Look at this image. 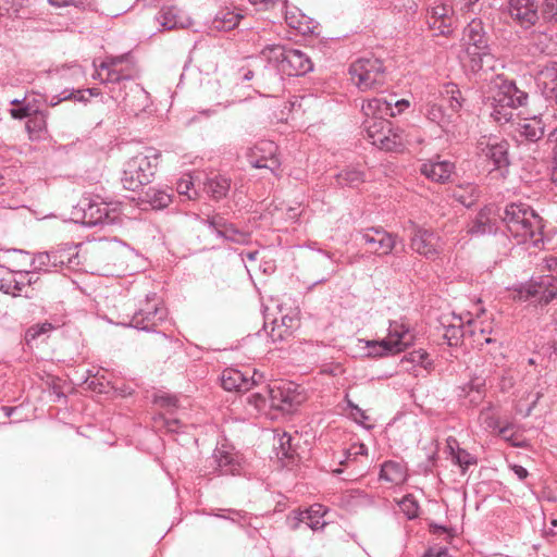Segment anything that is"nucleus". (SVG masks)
<instances>
[{
    "mask_svg": "<svg viewBox=\"0 0 557 557\" xmlns=\"http://www.w3.org/2000/svg\"><path fill=\"white\" fill-rule=\"evenodd\" d=\"M33 112H35V110L30 106H20L11 110V115L14 119H24L30 116Z\"/></svg>",
    "mask_w": 557,
    "mask_h": 557,
    "instance_id": "052dcab7",
    "label": "nucleus"
},
{
    "mask_svg": "<svg viewBox=\"0 0 557 557\" xmlns=\"http://www.w3.org/2000/svg\"><path fill=\"white\" fill-rule=\"evenodd\" d=\"M53 7L61 8L66 5L82 7L86 3V0H48Z\"/></svg>",
    "mask_w": 557,
    "mask_h": 557,
    "instance_id": "e2e57ef3",
    "label": "nucleus"
},
{
    "mask_svg": "<svg viewBox=\"0 0 557 557\" xmlns=\"http://www.w3.org/2000/svg\"><path fill=\"white\" fill-rule=\"evenodd\" d=\"M453 460L461 468L463 473L470 466L476 465V458L462 448L456 450V456Z\"/></svg>",
    "mask_w": 557,
    "mask_h": 557,
    "instance_id": "8fccbe9b",
    "label": "nucleus"
},
{
    "mask_svg": "<svg viewBox=\"0 0 557 557\" xmlns=\"http://www.w3.org/2000/svg\"><path fill=\"white\" fill-rule=\"evenodd\" d=\"M363 173L357 169H346L336 175V182L342 186L356 187L364 180Z\"/></svg>",
    "mask_w": 557,
    "mask_h": 557,
    "instance_id": "58836bf2",
    "label": "nucleus"
},
{
    "mask_svg": "<svg viewBox=\"0 0 557 557\" xmlns=\"http://www.w3.org/2000/svg\"><path fill=\"white\" fill-rule=\"evenodd\" d=\"M454 198L467 208L472 207L479 199L480 193L475 185L457 186L453 191Z\"/></svg>",
    "mask_w": 557,
    "mask_h": 557,
    "instance_id": "c756f323",
    "label": "nucleus"
},
{
    "mask_svg": "<svg viewBox=\"0 0 557 557\" xmlns=\"http://www.w3.org/2000/svg\"><path fill=\"white\" fill-rule=\"evenodd\" d=\"M465 57L463 64L471 72L493 70L495 59L490 51L488 40L481 22L472 21L465 29Z\"/></svg>",
    "mask_w": 557,
    "mask_h": 557,
    "instance_id": "20e7f679",
    "label": "nucleus"
},
{
    "mask_svg": "<svg viewBox=\"0 0 557 557\" xmlns=\"http://www.w3.org/2000/svg\"><path fill=\"white\" fill-rule=\"evenodd\" d=\"M285 20L292 28L302 35L311 34L317 28V22L300 12L287 11Z\"/></svg>",
    "mask_w": 557,
    "mask_h": 557,
    "instance_id": "bb28decb",
    "label": "nucleus"
},
{
    "mask_svg": "<svg viewBox=\"0 0 557 557\" xmlns=\"http://www.w3.org/2000/svg\"><path fill=\"white\" fill-rule=\"evenodd\" d=\"M536 86L546 99L557 98V62H549L539 71Z\"/></svg>",
    "mask_w": 557,
    "mask_h": 557,
    "instance_id": "4be33fe9",
    "label": "nucleus"
},
{
    "mask_svg": "<svg viewBox=\"0 0 557 557\" xmlns=\"http://www.w3.org/2000/svg\"><path fill=\"white\" fill-rule=\"evenodd\" d=\"M288 527L292 530H297L302 523L310 528V515L308 508L305 510H294L287 517Z\"/></svg>",
    "mask_w": 557,
    "mask_h": 557,
    "instance_id": "49530a36",
    "label": "nucleus"
},
{
    "mask_svg": "<svg viewBox=\"0 0 557 557\" xmlns=\"http://www.w3.org/2000/svg\"><path fill=\"white\" fill-rule=\"evenodd\" d=\"M401 362L403 363L410 362L416 366H420L425 370H430L433 367L432 360L429 358L428 352L423 349L413 350V351L407 354L403 358Z\"/></svg>",
    "mask_w": 557,
    "mask_h": 557,
    "instance_id": "a18cd8bd",
    "label": "nucleus"
},
{
    "mask_svg": "<svg viewBox=\"0 0 557 557\" xmlns=\"http://www.w3.org/2000/svg\"><path fill=\"white\" fill-rule=\"evenodd\" d=\"M193 183L189 178H182L177 183V191L181 195H187Z\"/></svg>",
    "mask_w": 557,
    "mask_h": 557,
    "instance_id": "338daca9",
    "label": "nucleus"
},
{
    "mask_svg": "<svg viewBox=\"0 0 557 557\" xmlns=\"http://www.w3.org/2000/svg\"><path fill=\"white\" fill-rule=\"evenodd\" d=\"M292 435L287 433H283L278 435L277 445H274L276 450V456L281 459L283 458H293L295 454V448L292 444Z\"/></svg>",
    "mask_w": 557,
    "mask_h": 557,
    "instance_id": "37998d69",
    "label": "nucleus"
},
{
    "mask_svg": "<svg viewBox=\"0 0 557 557\" xmlns=\"http://www.w3.org/2000/svg\"><path fill=\"white\" fill-rule=\"evenodd\" d=\"M268 389H272V387L265 386L263 392L252 393L247 397V403L253 406L258 411L263 410L267 406H269V394Z\"/></svg>",
    "mask_w": 557,
    "mask_h": 557,
    "instance_id": "de8ad7c7",
    "label": "nucleus"
},
{
    "mask_svg": "<svg viewBox=\"0 0 557 557\" xmlns=\"http://www.w3.org/2000/svg\"><path fill=\"white\" fill-rule=\"evenodd\" d=\"M277 146L271 140L258 143L251 150L250 164L256 169H268L274 173L280 168L276 157Z\"/></svg>",
    "mask_w": 557,
    "mask_h": 557,
    "instance_id": "4468645a",
    "label": "nucleus"
},
{
    "mask_svg": "<svg viewBox=\"0 0 557 557\" xmlns=\"http://www.w3.org/2000/svg\"><path fill=\"white\" fill-rule=\"evenodd\" d=\"M351 82L361 90L367 91L384 85L385 67L380 59L361 58L349 66Z\"/></svg>",
    "mask_w": 557,
    "mask_h": 557,
    "instance_id": "423d86ee",
    "label": "nucleus"
},
{
    "mask_svg": "<svg viewBox=\"0 0 557 557\" xmlns=\"http://www.w3.org/2000/svg\"><path fill=\"white\" fill-rule=\"evenodd\" d=\"M52 329H53L52 324L48 323V322L34 325L27 330L26 339L28 342L34 341V339L38 338L41 334H46V333L50 332Z\"/></svg>",
    "mask_w": 557,
    "mask_h": 557,
    "instance_id": "5fc2aeb1",
    "label": "nucleus"
},
{
    "mask_svg": "<svg viewBox=\"0 0 557 557\" xmlns=\"http://www.w3.org/2000/svg\"><path fill=\"white\" fill-rule=\"evenodd\" d=\"M445 99L447 100L450 111L458 114V111L462 107L463 98L461 91L455 84H447L445 86Z\"/></svg>",
    "mask_w": 557,
    "mask_h": 557,
    "instance_id": "a19ab883",
    "label": "nucleus"
},
{
    "mask_svg": "<svg viewBox=\"0 0 557 557\" xmlns=\"http://www.w3.org/2000/svg\"><path fill=\"white\" fill-rule=\"evenodd\" d=\"M542 16L545 21H557V0H543Z\"/></svg>",
    "mask_w": 557,
    "mask_h": 557,
    "instance_id": "864d4df0",
    "label": "nucleus"
},
{
    "mask_svg": "<svg viewBox=\"0 0 557 557\" xmlns=\"http://www.w3.org/2000/svg\"><path fill=\"white\" fill-rule=\"evenodd\" d=\"M215 517L230 519L234 522H239L240 520L245 519L246 512L235 509H219L216 513H214Z\"/></svg>",
    "mask_w": 557,
    "mask_h": 557,
    "instance_id": "4d7b16f0",
    "label": "nucleus"
},
{
    "mask_svg": "<svg viewBox=\"0 0 557 557\" xmlns=\"http://www.w3.org/2000/svg\"><path fill=\"white\" fill-rule=\"evenodd\" d=\"M144 200L148 202L152 209H164L172 202V195L166 190L149 188L144 196Z\"/></svg>",
    "mask_w": 557,
    "mask_h": 557,
    "instance_id": "7c9ffc66",
    "label": "nucleus"
},
{
    "mask_svg": "<svg viewBox=\"0 0 557 557\" xmlns=\"http://www.w3.org/2000/svg\"><path fill=\"white\" fill-rule=\"evenodd\" d=\"M242 17L243 16L240 14L222 10L215 15L213 20V27L218 30H232L239 24Z\"/></svg>",
    "mask_w": 557,
    "mask_h": 557,
    "instance_id": "473e14b6",
    "label": "nucleus"
},
{
    "mask_svg": "<svg viewBox=\"0 0 557 557\" xmlns=\"http://www.w3.org/2000/svg\"><path fill=\"white\" fill-rule=\"evenodd\" d=\"M287 49L281 45H267L260 52V55L272 65L282 70L283 60H285Z\"/></svg>",
    "mask_w": 557,
    "mask_h": 557,
    "instance_id": "72a5a7b5",
    "label": "nucleus"
},
{
    "mask_svg": "<svg viewBox=\"0 0 557 557\" xmlns=\"http://www.w3.org/2000/svg\"><path fill=\"white\" fill-rule=\"evenodd\" d=\"M362 127L367 138L380 150L400 152L410 144L409 134L386 119L397 114L391 101L384 98L369 99L362 104Z\"/></svg>",
    "mask_w": 557,
    "mask_h": 557,
    "instance_id": "f257e3e1",
    "label": "nucleus"
},
{
    "mask_svg": "<svg viewBox=\"0 0 557 557\" xmlns=\"http://www.w3.org/2000/svg\"><path fill=\"white\" fill-rule=\"evenodd\" d=\"M310 515V529L313 531L322 530L326 522L323 520L327 509L321 504H313L308 508Z\"/></svg>",
    "mask_w": 557,
    "mask_h": 557,
    "instance_id": "79ce46f5",
    "label": "nucleus"
},
{
    "mask_svg": "<svg viewBox=\"0 0 557 557\" xmlns=\"http://www.w3.org/2000/svg\"><path fill=\"white\" fill-rule=\"evenodd\" d=\"M65 100H74L77 102L86 103L88 101V97H86V91L84 89H64L58 96H53L50 100V106L54 107L62 101Z\"/></svg>",
    "mask_w": 557,
    "mask_h": 557,
    "instance_id": "ea45409f",
    "label": "nucleus"
},
{
    "mask_svg": "<svg viewBox=\"0 0 557 557\" xmlns=\"http://www.w3.org/2000/svg\"><path fill=\"white\" fill-rule=\"evenodd\" d=\"M547 143L553 145V152H554V169L552 178L555 184H557V126L548 133L547 135Z\"/></svg>",
    "mask_w": 557,
    "mask_h": 557,
    "instance_id": "6e6d98bb",
    "label": "nucleus"
},
{
    "mask_svg": "<svg viewBox=\"0 0 557 557\" xmlns=\"http://www.w3.org/2000/svg\"><path fill=\"white\" fill-rule=\"evenodd\" d=\"M22 0H0V16H12L18 13Z\"/></svg>",
    "mask_w": 557,
    "mask_h": 557,
    "instance_id": "3c124183",
    "label": "nucleus"
},
{
    "mask_svg": "<svg viewBox=\"0 0 557 557\" xmlns=\"http://www.w3.org/2000/svg\"><path fill=\"white\" fill-rule=\"evenodd\" d=\"M479 0H450L454 12H469Z\"/></svg>",
    "mask_w": 557,
    "mask_h": 557,
    "instance_id": "13d9d810",
    "label": "nucleus"
},
{
    "mask_svg": "<svg viewBox=\"0 0 557 557\" xmlns=\"http://www.w3.org/2000/svg\"><path fill=\"white\" fill-rule=\"evenodd\" d=\"M268 394L269 407L284 413L292 412L300 404L298 395L293 393L289 388L272 387V389H268Z\"/></svg>",
    "mask_w": 557,
    "mask_h": 557,
    "instance_id": "5701e85b",
    "label": "nucleus"
},
{
    "mask_svg": "<svg viewBox=\"0 0 557 557\" xmlns=\"http://www.w3.org/2000/svg\"><path fill=\"white\" fill-rule=\"evenodd\" d=\"M380 479L393 484H400L406 480V469L399 462L385 461L381 467Z\"/></svg>",
    "mask_w": 557,
    "mask_h": 557,
    "instance_id": "c85d7f7f",
    "label": "nucleus"
},
{
    "mask_svg": "<svg viewBox=\"0 0 557 557\" xmlns=\"http://www.w3.org/2000/svg\"><path fill=\"white\" fill-rule=\"evenodd\" d=\"M368 449L364 444H352L348 449L345 450V460H341V465L347 463L350 460H355L358 456H366Z\"/></svg>",
    "mask_w": 557,
    "mask_h": 557,
    "instance_id": "603ef678",
    "label": "nucleus"
},
{
    "mask_svg": "<svg viewBox=\"0 0 557 557\" xmlns=\"http://www.w3.org/2000/svg\"><path fill=\"white\" fill-rule=\"evenodd\" d=\"M478 153L490 160L496 169L509 165L507 140L495 135L481 136L476 144Z\"/></svg>",
    "mask_w": 557,
    "mask_h": 557,
    "instance_id": "9b49d317",
    "label": "nucleus"
},
{
    "mask_svg": "<svg viewBox=\"0 0 557 557\" xmlns=\"http://www.w3.org/2000/svg\"><path fill=\"white\" fill-rule=\"evenodd\" d=\"M503 221L509 235L518 244L537 247L543 242L542 218L525 203H510L506 207Z\"/></svg>",
    "mask_w": 557,
    "mask_h": 557,
    "instance_id": "f03ea898",
    "label": "nucleus"
},
{
    "mask_svg": "<svg viewBox=\"0 0 557 557\" xmlns=\"http://www.w3.org/2000/svg\"><path fill=\"white\" fill-rule=\"evenodd\" d=\"M424 114L429 121L437 124L447 135L456 136L460 121L459 114L447 112L442 104L436 103L426 104Z\"/></svg>",
    "mask_w": 557,
    "mask_h": 557,
    "instance_id": "2eb2a0df",
    "label": "nucleus"
},
{
    "mask_svg": "<svg viewBox=\"0 0 557 557\" xmlns=\"http://www.w3.org/2000/svg\"><path fill=\"white\" fill-rule=\"evenodd\" d=\"M213 458L216 462L218 469L221 474H236L239 472L240 463L234 454L216 449L214 451Z\"/></svg>",
    "mask_w": 557,
    "mask_h": 557,
    "instance_id": "cd10ccee",
    "label": "nucleus"
},
{
    "mask_svg": "<svg viewBox=\"0 0 557 557\" xmlns=\"http://www.w3.org/2000/svg\"><path fill=\"white\" fill-rule=\"evenodd\" d=\"M366 347L368 348L367 355L369 357L377 358L397 354L385 338L381 341H366Z\"/></svg>",
    "mask_w": 557,
    "mask_h": 557,
    "instance_id": "e433bc0d",
    "label": "nucleus"
},
{
    "mask_svg": "<svg viewBox=\"0 0 557 557\" xmlns=\"http://www.w3.org/2000/svg\"><path fill=\"white\" fill-rule=\"evenodd\" d=\"M420 172L432 182L445 184L455 172V164L448 160H442L436 156L429 159L420 166Z\"/></svg>",
    "mask_w": 557,
    "mask_h": 557,
    "instance_id": "aec40b11",
    "label": "nucleus"
},
{
    "mask_svg": "<svg viewBox=\"0 0 557 557\" xmlns=\"http://www.w3.org/2000/svg\"><path fill=\"white\" fill-rule=\"evenodd\" d=\"M348 407L351 408V416L355 421L364 424L366 420H368V416L366 412L359 408L357 405H355L352 401L347 400Z\"/></svg>",
    "mask_w": 557,
    "mask_h": 557,
    "instance_id": "bf43d9fd",
    "label": "nucleus"
},
{
    "mask_svg": "<svg viewBox=\"0 0 557 557\" xmlns=\"http://www.w3.org/2000/svg\"><path fill=\"white\" fill-rule=\"evenodd\" d=\"M161 153L154 148H145L144 151L131 158L123 170L121 182L127 190L135 191L149 184L159 165Z\"/></svg>",
    "mask_w": 557,
    "mask_h": 557,
    "instance_id": "39448f33",
    "label": "nucleus"
},
{
    "mask_svg": "<svg viewBox=\"0 0 557 557\" xmlns=\"http://www.w3.org/2000/svg\"><path fill=\"white\" fill-rule=\"evenodd\" d=\"M480 424L487 431H497L499 435L507 438V432L510 429V425L500 426L499 420L495 416L492 409H484L481 411L479 416Z\"/></svg>",
    "mask_w": 557,
    "mask_h": 557,
    "instance_id": "2f4dec72",
    "label": "nucleus"
},
{
    "mask_svg": "<svg viewBox=\"0 0 557 557\" xmlns=\"http://www.w3.org/2000/svg\"><path fill=\"white\" fill-rule=\"evenodd\" d=\"M165 318L166 309L153 294L147 296L145 304L133 313L127 324L138 330L151 331Z\"/></svg>",
    "mask_w": 557,
    "mask_h": 557,
    "instance_id": "9d476101",
    "label": "nucleus"
},
{
    "mask_svg": "<svg viewBox=\"0 0 557 557\" xmlns=\"http://www.w3.org/2000/svg\"><path fill=\"white\" fill-rule=\"evenodd\" d=\"M454 9L438 3L426 10V23L434 35H448L453 30Z\"/></svg>",
    "mask_w": 557,
    "mask_h": 557,
    "instance_id": "ddd939ff",
    "label": "nucleus"
},
{
    "mask_svg": "<svg viewBox=\"0 0 557 557\" xmlns=\"http://www.w3.org/2000/svg\"><path fill=\"white\" fill-rule=\"evenodd\" d=\"M248 376L236 369H225L222 372L221 384L225 391L247 392Z\"/></svg>",
    "mask_w": 557,
    "mask_h": 557,
    "instance_id": "a878e982",
    "label": "nucleus"
},
{
    "mask_svg": "<svg viewBox=\"0 0 557 557\" xmlns=\"http://www.w3.org/2000/svg\"><path fill=\"white\" fill-rule=\"evenodd\" d=\"M509 15L523 28H529L539 20L537 4L534 0H509Z\"/></svg>",
    "mask_w": 557,
    "mask_h": 557,
    "instance_id": "f3484780",
    "label": "nucleus"
},
{
    "mask_svg": "<svg viewBox=\"0 0 557 557\" xmlns=\"http://www.w3.org/2000/svg\"><path fill=\"white\" fill-rule=\"evenodd\" d=\"M512 471L515 472V474L520 479V480H524L527 476H528V470L522 467V466H519V465H515L512 466Z\"/></svg>",
    "mask_w": 557,
    "mask_h": 557,
    "instance_id": "774afa93",
    "label": "nucleus"
},
{
    "mask_svg": "<svg viewBox=\"0 0 557 557\" xmlns=\"http://www.w3.org/2000/svg\"><path fill=\"white\" fill-rule=\"evenodd\" d=\"M263 382L264 375L261 372L253 370L252 375L248 377L247 392L250 391L253 386H258Z\"/></svg>",
    "mask_w": 557,
    "mask_h": 557,
    "instance_id": "680f3d73",
    "label": "nucleus"
},
{
    "mask_svg": "<svg viewBox=\"0 0 557 557\" xmlns=\"http://www.w3.org/2000/svg\"><path fill=\"white\" fill-rule=\"evenodd\" d=\"M399 507L409 519L418 517L419 505L412 495H406L400 500Z\"/></svg>",
    "mask_w": 557,
    "mask_h": 557,
    "instance_id": "09e8293b",
    "label": "nucleus"
},
{
    "mask_svg": "<svg viewBox=\"0 0 557 557\" xmlns=\"http://www.w3.org/2000/svg\"><path fill=\"white\" fill-rule=\"evenodd\" d=\"M75 214L79 215L81 222L88 226L113 225L121 221L120 212L115 208L89 198H83L78 202Z\"/></svg>",
    "mask_w": 557,
    "mask_h": 557,
    "instance_id": "6e6552de",
    "label": "nucleus"
},
{
    "mask_svg": "<svg viewBox=\"0 0 557 557\" xmlns=\"http://www.w3.org/2000/svg\"><path fill=\"white\" fill-rule=\"evenodd\" d=\"M312 70L310 58L298 49H287L281 72L288 76H300Z\"/></svg>",
    "mask_w": 557,
    "mask_h": 557,
    "instance_id": "412c9836",
    "label": "nucleus"
},
{
    "mask_svg": "<svg viewBox=\"0 0 557 557\" xmlns=\"http://www.w3.org/2000/svg\"><path fill=\"white\" fill-rule=\"evenodd\" d=\"M516 137L521 140L536 143L545 134V123L541 116L519 117L512 123Z\"/></svg>",
    "mask_w": 557,
    "mask_h": 557,
    "instance_id": "a211bd4d",
    "label": "nucleus"
},
{
    "mask_svg": "<svg viewBox=\"0 0 557 557\" xmlns=\"http://www.w3.org/2000/svg\"><path fill=\"white\" fill-rule=\"evenodd\" d=\"M513 292V298L520 301L535 299L539 304L547 305L557 297V280L553 276H540L519 285Z\"/></svg>",
    "mask_w": 557,
    "mask_h": 557,
    "instance_id": "1a4fd4ad",
    "label": "nucleus"
},
{
    "mask_svg": "<svg viewBox=\"0 0 557 557\" xmlns=\"http://www.w3.org/2000/svg\"><path fill=\"white\" fill-rule=\"evenodd\" d=\"M276 323H277L276 320L273 321L272 330L269 333V336L272 338L273 342L282 341L288 334L287 329H284V330L278 329V331L276 332V327H275Z\"/></svg>",
    "mask_w": 557,
    "mask_h": 557,
    "instance_id": "0e129e2a",
    "label": "nucleus"
},
{
    "mask_svg": "<svg viewBox=\"0 0 557 557\" xmlns=\"http://www.w3.org/2000/svg\"><path fill=\"white\" fill-rule=\"evenodd\" d=\"M527 100V92L500 75H497L488 86L486 104L492 109L491 116L498 123L510 122L513 110L524 106Z\"/></svg>",
    "mask_w": 557,
    "mask_h": 557,
    "instance_id": "7ed1b4c3",
    "label": "nucleus"
},
{
    "mask_svg": "<svg viewBox=\"0 0 557 557\" xmlns=\"http://www.w3.org/2000/svg\"><path fill=\"white\" fill-rule=\"evenodd\" d=\"M207 193L214 199H221L226 196L231 187V182L226 177L215 176L209 178L206 183Z\"/></svg>",
    "mask_w": 557,
    "mask_h": 557,
    "instance_id": "f704fd0d",
    "label": "nucleus"
},
{
    "mask_svg": "<svg viewBox=\"0 0 557 557\" xmlns=\"http://www.w3.org/2000/svg\"><path fill=\"white\" fill-rule=\"evenodd\" d=\"M136 74V64L133 55L127 52L120 55H107L97 66L95 78L101 83H120L132 79Z\"/></svg>",
    "mask_w": 557,
    "mask_h": 557,
    "instance_id": "0eeeda50",
    "label": "nucleus"
},
{
    "mask_svg": "<svg viewBox=\"0 0 557 557\" xmlns=\"http://www.w3.org/2000/svg\"><path fill=\"white\" fill-rule=\"evenodd\" d=\"M57 253L40 252L32 258L30 268L33 271H51V268H57L58 263Z\"/></svg>",
    "mask_w": 557,
    "mask_h": 557,
    "instance_id": "c9c22d12",
    "label": "nucleus"
},
{
    "mask_svg": "<svg viewBox=\"0 0 557 557\" xmlns=\"http://www.w3.org/2000/svg\"><path fill=\"white\" fill-rule=\"evenodd\" d=\"M459 321H461L460 318ZM465 333L466 327L462 325V322L459 324L451 323L445 326L443 337L446 339L449 346H457L461 338L465 336Z\"/></svg>",
    "mask_w": 557,
    "mask_h": 557,
    "instance_id": "c03bdc74",
    "label": "nucleus"
},
{
    "mask_svg": "<svg viewBox=\"0 0 557 557\" xmlns=\"http://www.w3.org/2000/svg\"><path fill=\"white\" fill-rule=\"evenodd\" d=\"M358 234L369 251L380 257L389 255L397 243L396 235L380 226L362 228Z\"/></svg>",
    "mask_w": 557,
    "mask_h": 557,
    "instance_id": "f8f14e48",
    "label": "nucleus"
},
{
    "mask_svg": "<svg viewBox=\"0 0 557 557\" xmlns=\"http://www.w3.org/2000/svg\"><path fill=\"white\" fill-rule=\"evenodd\" d=\"M411 248L425 258L434 259L441 251L440 238L431 231L417 228L411 238Z\"/></svg>",
    "mask_w": 557,
    "mask_h": 557,
    "instance_id": "6ab92c4d",
    "label": "nucleus"
},
{
    "mask_svg": "<svg viewBox=\"0 0 557 557\" xmlns=\"http://www.w3.org/2000/svg\"><path fill=\"white\" fill-rule=\"evenodd\" d=\"M495 226L488 219L486 212L481 211L476 219L473 221L472 225L469 227V233L472 235H485L492 234L495 232Z\"/></svg>",
    "mask_w": 557,
    "mask_h": 557,
    "instance_id": "4c0bfd02",
    "label": "nucleus"
},
{
    "mask_svg": "<svg viewBox=\"0 0 557 557\" xmlns=\"http://www.w3.org/2000/svg\"><path fill=\"white\" fill-rule=\"evenodd\" d=\"M202 222L206 225H208L213 232H215L219 237H223L226 240L243 245L248 244L250 240L249 233L236 228L233 224L228 223L222 215L215 214L212 216H208Z\"/></svg>",
    "mask_w": 557,
    "mask_h": 557,
    "instance_id": "dca6fc26",
    "label": "nucleus"
},
{
    "mask_svg": "<svg viewBox=\"0 0 557 557\" xmlns=\"http://www.w3.org/2000/svg\"><path fill=\"white\" fill-rule=\"evenodd\" d=\"M393 346L394 351H404L412 342L409 327L401 322L392 321L388 327V335L385 338Z\"/></svg>",
    "mask_w": 557,
    "mask_h": 557,
    "instance_id": "393cba45",
    "label": "nucleus"
},
{
    "mask_svg": "<svg viewBox=\"0 0 557 557\" xmlns=\"http://www.w3.org/2000/svg\"><path fill=\"white\" fill-rule=\"evenodd\" d=\"M157 21L168 30L187 28L191 25L190 17L175 5L163 7L157 16Z\"/></svg>",
    "mask_w": 557,
    "mask_h": 557,
    "instance_id": "b1692460",
    "label": "nucleus"
},
{
    "mask_svg": "<svg viewBox=\"0 0 557 557\" xmlns=\"http://www.w3.org/2000/svg\"><path fill=\"white\" fill-rule=\"evenodd\" d=\"M446 448L449 451L451 459L455 458L456 450L460 449L458 441L453 436H449L446 440Z\"/></svg>",
    "mask_w": 557,
    "mask_h": 557,
    "instance_id": "69168bd1",
    "label": "nucleus"
}]
</instances>
